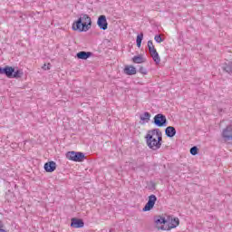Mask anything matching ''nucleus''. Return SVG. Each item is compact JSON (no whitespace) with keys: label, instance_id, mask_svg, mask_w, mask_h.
I'll return each mask as SVG.
<instances>
[{"label":"nucleus","instance_id":"f257e3e1","mask_svg":"<svg viewBox=\"0 0 232 232\" xmlns=\"http://www.w3.org/2000/svg\"><path fill=\"white\" fill-rule=\"evenodd\" d=\"M145 140L150 150H153V151L160 150V146H162V131H160V129L148 130Z\"/></svg>","mask_w":232,"mask_h":232},{"label":"nucleus","instance_id":"f03ea898","mask_svg":"<svg viewBox=\"0 0 232 232\" xmlns=\"http://www.w3.org/2000/svg\"><path fill=\"white\" fill-rule=\"evenodd\" d=\"M72 28L73 32H88L92 28V17L86 14H81L72 23Z\"/></svg>","mask_w":232,"mask_h":232},{"label":"nucleus","instance_id":"7ed1b4c3","mask_svg":"<svg viewBox=\"0 0 232 232\" xmlns=\"http://www.w3.org/2000/svg\"><path fill=\"white\" fill-rule=\"evenodd\" d=\"M0 75H5L7 79H21L24 72L23 69H19L14 66L5 65V67L0 66Z\"/></svg>","mask_w":232,"mask_h":232},{"label":"nucleus","instance_id":"20e7f679","mask_svg":"<svg viewBox=\"0 0 232 232\" xmlns=\"http://www.w3.org/2000/svg\"><path fill=\"white\" fill-rule=\"evenodd\" d=\"M65 157L68 160H72V162H83L84 159H86L84 152L75 150L66 152Z\"/></svg>","mask_w":232,"mask_h":232},{"label":"nucleus","instance_id":"39448f33","mask_svg":"<svg viewBox=\"0 0 232 232\" xmlns=\"http://www.w3.org/2000/svg\"><path fill=\"white\" fill-rule=\"evenodd\" d=\"M152 124L157 128H166L168 126V118L162 113H158L154 116Z\"/></svg>","mask_w":232,"mask_h":232},{"label":"nucleus","instance_id":"423d86ee","mask_svg":"<svg viewBox=\"0 0 232 232\" xmlns=\"http://www.w3.org/2000/svg\"><path fill=\"white\" fill-rule=\"evenodd\" d=\"M180 224V220L179 219V218H172L170 216V220H169V224L168 226H160L158 227V229H160L161 231H170V229H175V227H178V226Z\"/></svg>","mask_w":232,"mask_h":232},{"label":"nucleus","instance_id":"0eeeda50","mask_svg":"<svg viewBox=\"0 0 232 232\" xmlns=\"http://www.w3.org/2000/svg\"><path fill=\"white\" fill-rule=\"evenodd\" d=\"M157 202V196L155 194H151L149 196L148 202L145 204L144 208H142L143 212L151 211L153 208H155V203Z\"/></svg>","mask_w":232,"mask_h":232},{"label":"nucleus","instance_id":"6e6552de","mask_svg":"<svg viewBox=\"0 0 232 232\" xmlns=\"http://www.w3.org/2000/svg\"><path fill=\"white\" fill-rule=\"evenodd\" d=\"M221 137L225 140H232V124H229L225 129H223Z\"/></svg>","mask_w":232,"mask_h":232},{"label":"nucleus","instance_id":"1a4fd4ad","mask_svg":"<svg viewBox=\"0 0 232 232\" xmlns=\"http://www.w3.org/2000/svg\"><path fill=\"white\" fill-rule=\"evenodd\" d=\"M97 24L100 30H108V20L106 19V15H100L97 20Z\"/></svg>","mask_w":232,"mask_h":232},{"label":"nucleus","instance_id":"9d476101","mask_svg":"<svg viewBox=\"0 0 232 232\" xmlns=\"http://www.w3.org/2000/svg\"><path fill=\"white\" fill-rule=\"evenodd\" d=\"M71 227H74L75 229L84 227V220L82 218H72L71 219Z\"/></svg>","mask_w":232,"mask_h":232},{"label":"nucleus","instance_id":"9b49d317","mask_svg":"<svg viewBox=\"0 0 232 232\" xmlns=\"http://www.w3.org/2000/svg\"><path fill=\"white\" fill-rule=\"evenodd\" d=\"M44 169L46 173H53V171L57 169V163H55V161H48L44 163Z\"/></svg>","mask_w":232,"mask_h":232},{"label":"nucleus","instance_id":"f8f14e48","mask_svg":"<svg viewBox=\"0 0 232 232\" xmlns=\"http://www.w3.org/2000/svg\"><path fill=\"white\" fill-rule=\"evenodd\" d=\"M93 53L92 52H86V51H81L76 53V59H82V61H86L87 59H90V57H92Z\"/></svg>","mask_w":232,"mask_h":232},{"label":"nucleus","instance_id":"ddd939ff","mask_svg":"<svg viewBox=\"0 0 232 232\" xmlns=\"http://www.w3.org/2000/svg\"><path fill=\"white\" fill-rule=\"evenodd\" d=\"M169 220H171V216H168L167 219L166 218H164L163 216H156L154 217V222L157 226L160 225V224H168V222H169Z\"/></svg>","mask_w":232,"mask_h":232},{"label":"nucleus","instance_id":"4468645a","mask_svg":"<svg viewBox=\"0 0 232 232\" xmlns=\"http://www.w3.org/2000/svg\"><path fill=\"white\" fill-rule=\"evenodd\" d=\"M165 135L169 139H173V137H175L177 135V129H175V127H173V126H168L165 129Z\"/></svg>","mask_w":232,"mask_h":232},{"label":"nucleus","instance_id":"2eb2a0df","mask_svg":"<svg viewBox=\"0 0 232 232\" xmlns=\"http://www.w3.org/2000/svg\"><path fill=\"white\" fill-rule=\"evenodd\" d=\"M123 73H125V75H136L137 68L133 65H126L123 69Z\"/></svg>","mask_w":232,"mask_h":232},{"label":"nucleus","instance_id":"dca6fc26","mask_svg":"<svg viewBox=\"0 0 232 232\" xmlns=\"http://www.w3.org/2000/svg\"><path fill=\"white\" fill-rule=\"evenodd\" d=\"M131 61L135 64H142V63H146V58L142 54H139L132 57Z\"/></svg>","mask_w":232,"mask_h":232},{"label":"nucleus","instance_id":"f3484780","mask_svg":"<svg viewBox=\"0 0 232 232\" xmlns=\"http://www.w3.org/2000/svg\"><path fill=\"white\" fill-rule=\"evenodd\" d=\"M222 70H223V72H226V73H228L229 75H231V73H232V62H226L225 63H223Z\"/></svg>","mask_w":232,"mask_h":232},{"label":"nucleus","instance_id":"a211bd4d","mask_svg":"<svg viewBox=\"0 0 232 232\" xmlns=\"http://www.w3.org/2000/svg\"><path fill=\"white\" fill-rule=\"evenodd\" d=\"M149 53H150L156 64H160V56H159V53L157 52V49H154V51H150Z\"/></svg>","mask_w":232,"mask_h":232},{"label":"nucleus","instance_id":"6ab92c4d","mask_svg":"<svg viewBox=\"0 0 232 232\" xmlns=\"http://www.w3.org/2000/svg\"><path fill=\"white\" fill-rule=\"evenodd\" d=\"M150 119H151V113L145 111L143 114L140 115V121H141V124L144 122H150Z\"/></svg>","mask_w":232,"mask_h":232},{"label":"nucleus","instance_id":"aec40b11","mask_svg":"<svg viewBox=\"0 0 232 232\" xmlns=\"http://www.w3.org/2000/svg\"><path fill=\"white\" fill-rule=\"evenodd\" d=\"M144 39V33H140L136 37V46L140 48L142 46V40Z\"/></svg>","mask_w":232,"mask_h":232},{"label":"nucleus","instance_id":"412c9836","mask_svg":"<svg viewBox=\"0 0 232 232\" xmlns=\"http://www.w3.org/2000/svg\"><path fill=\"white\" fill-rule=\"evenodd\" d=\"M149 189H150V191H155V189H157V183L154 182L153 180H150V181L149 182Z\"/></svg>","mask_w":232,"mask_h":232},{"label":"nucleus","instance_id":"4be33fe9","mask_svg":"<svg viewBox=\"0 0 232 232\" xmlns=\"http://www.w3.org/2000/svg\"><path fill=\"white\" fill-rule=\"evenodd\" d=\"M147 46L149 48V53L153 52L154 50H156L155 45H153V41H151V40L148 41Z\"/></svg>","mask_w":232,"mask_h":232},{"label":"nucleus","instance_id":"5701e85b","mask_svg":"<svg viewBox=\"0 0 232 232\" xmlns=\"http://www.w3.org/2000/svg\"><path fill=\"white\" fill-rule=\"evenodd\" d=\"M190 155H198V147L193 146L192 148H190Z\"/></svg>","mask_w":232,"mask_h":232},{"label":"nucleus","instance_id":"b1692460","mask_svg":"<svg viewBox=\"0 0 232 232\" xmlns=\"http://www.w3.org/2000/svg\"><path fill=\"white\" fill-rule=\"evenodd\" d=\"M154 41H156V43L158 44L164 43V39L162 38V36H160V34H156L154 37Z\"/></svg>","mask_w":232,"mask_h":232},{"label":"nucleus","instance_id":"393cba45","mask_svg":"<svg viewBox=\"0 0 232 232\" xmlns=\"http://www.w3.org/2000/svg\"><path fill=\"white\" fill-rule=\"evenodd\" d=\"M138 72L140 73H142V75H148V70L144 68L143 66H140Z\"/></svg>","mask_w":232,"mask_h":232},{"label":"nucleus","instance_id":"a878e982","mask_svg":"<svg viewBox=\"0 0 232 232\" xmlns=\"http://www.w3.org/2000/svg\"><path fill=\"white\" fill-rule=\"evenodd\" d=\"M50 68H52V63H48V64L44 63V64L42 66V70H44V71L50 70Z\"/></svg>","mask_w":232,"mask_h":232},{"label":"nucleus","instance_id":"bb28decb","mask_svg":"<svg viewBox=\"0 0 232 232\" xmlns=\"http://www.w3.org/2000/svg\"><path fill=\"white\" fill-rule=\"evenodd\" d=\"M0 226H2V229H5V223H3L1 220H0Z\"/></svg>","mask_w":232,"mask_h":232}]
</instances>
